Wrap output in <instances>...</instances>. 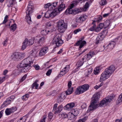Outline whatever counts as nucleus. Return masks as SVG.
<instances>
[{"instance_id": "obj_58", "label": "nucleus", "mask_w": 122, "mask_h": 122, "mask_svg": "<svg viewBox=\"0 0 122 122\" xmlns=\"http://www.w3.org/2000/svg\"><path fill=\"white\" fill-rule=\"evenodd\" d=\"M46 118V116H44L43 118L41 120L40 122H45V120Z\"/></svg>"}, {"instance_id": "obj_45", "label": "nucleus", "mask_w": 122, "mask_h": 122, "mask_svg": "<svg viewBox=\"0 0 122 122\" xmlns=\"http://www.w3.org/2000/svg\"><path fill=\"white\" fill-rule=\"evenodd\" d=\"M64 100L63 98L59 96L57 99V102L59 103H60L63 102Z\"/></svg>"}, {"instance_id": "obj_4", "label": "nucleus", "mask_w": 122, "mask_h": 122, "mask_svg": "<svg viewBox=\"0 0 122 122\" xmlns=\"http://www.w3.org/2000/svg\"><path fill=\"white\" fill-rule=\"evenodd\" d=\"M63 43L61 39V36L60 34H57L54 35L52 41V43L53 45H56L57 46L61 45Z\"/></svg>"}, {"instance_id": "obj_24", "label": "nucleus", "mask_w": 122, "mask_h": 122, "mask_svg": "<svg viewBox=\"0 0 122 122\" xmlns=\"http://www.w3.org/2000/svg\"><path fill=\"white\" fill-rule=\"evenodd\" d=\"M11 102L9 98H7L6 100L1 105L2 108H3L5 107L6 105L8 104H10Z\"/></svg>"}, {"instance_id": "obj_27", "label": "nucleus", "mask_w": 122, "mask_h": 122, "mask_svg": "<svg viewBox=\"0 0 122 122\" xmlns=\"http://www.w3.org/2000/svg\"><path fill=\"white\" fill-rule=\"evenodd\" d=\"M115 42L112 41L111 42L108 46V48L110 50H111L114 48L115 45Z\"/></svg>"}, {"instance_id": "obj_23", "label": "nucleus", "mask_w": 122, "mask_h": 122, "mask_svg": "<svg viewBox=\"0 0 122 122\" xmlns=\"http://www.w3.org/2000/svg\"><path fill=\"white\" fill-rule=\"evenodd\" d=\"M16 0H7V6L8 7L13 6L15 3Z\"/></svg>"}, {"instance_id": "obj_16", "label": "nucleus", "mask_w": 122, "mask_h": 122, "mask_svg": "<svg viewBox=\"0 0 122 122\" xmlns=\"http://www.w3.org/2000/svg\"><path fill=\"white\" fill-rule=\"evenodd\" d=\"M87 18V16L85 14L81 15L80 17L76 18V22L79 23H80L85 21Z\"/></svg>"}, {"instance_id": "obj_3", "label": "nucleus", "mask_w": 122, "mask_h": 122, "mask_svg": "<svg viewBox=\"0 0 122 122\" xmlns=\"http://www.w3.org/2000/svg\"><path fill=\"white\" fill-rule=\"evenodd\" d=\"M34 9L33 4L31 2H30L27 6V9L26 11V15L25 17L27 21L29 24L32 23L31 16Z\"/></svg>"}, {"instance_id": "obj_62", "label": "nucleus", "mask_w": 122, "mask_h": 122, "mask_svg": "<svg viewBox=\"0 0 122 122\" xmlns=\"http://www.w3.org/2000/svg\"><path fill=\"white\" fill-rule=\"evenodd\" d=\"M11 102L15 98V97L14 96H11L10 97H9Z\"/></svg>"}, {"instance_id": "obj_8", "label": "nucleus", "mask_w": 122, "mask_h": 122, "mask_svg": "<svg viewBox=\"0 0 122 122\" xmlns=\"http://www.w3.org/2000/svg\"><path fill=\"white\" fill-rule=\"evenodd\" d=\"M34 43V41L32 39H30L29 40L27 39H25L23 43L21 49L24 50L26 48L27 46L32 45Z\"/></svg>"}, {"instance_id": "obj_22", "label": "nucleus", "mask_w": 122, "mask_h": 122, "mask_svg": "<svg viewBox=\"0 0 122 122\" xmlns=\"http://www.w3.org/2000/svg\"><path fill=\"white\" fill-rule=\"evenodd\" d=\"M105 22L104 23H101L99 25L97 26L95 29V31L96 32H99L101 30L103 26L105 25Z\"/></svg>"}, {"instance_id": "obj_57", "label": "nucleus", "mask_w": 122, "mask_h": 122, "mask_svg": "<svg viewBox=\"0 0 122 122\" xmlns=\"http://www.w3.org/2000/svg\"><path fill=\"white\" fill-rule=\"evenodd\" d=\"M36 53V51L34 49L30 52V55H32L34 56L35 55Z\"/></svg>"}, {"instance_id": "obj_10", "label": "nucleus", "mask_w": 122, "mask_h": 122, "mask_svg": "<svg viewBox=\"0 0 122 122\" xmlns=\"http://www.w3.org/2000/svg\"><path fill=\"white\" fill-rule=\"evenodd\" d=\"M36 38L37 41V45L36 46H41L45 41V39L44 36L41 37L39 36H38Z\"/></svg>"}, {"instance_id": "obj_37", "label": "nucleus", "mask_w": 122, "mask_h": 122, "mask_svg": "<svg viewBox=\"0 0 122 122\" xmlns=\"http://www.w3.org/2000/svg\"><path fill=\"white\" fill-rule=\"evenodd\" d=\"M87 118L88 117L87 116H85L83 118L79 119L75 122H85Z\"/></svg>"}, {"instance_id": "obj_42", "label": "nucleus", "mask_w": 122, "mask_h": 122, "mask_svg": "<svg viewBox=\"0 0 122 122\" xmlns=\"http://www.w3.org/2000/svg\"><path fill=\"white\" fill-rule=\"evenodd\" d=\"M50 10H49L47 11L45 14V17L46 18H48L50 17Z\"/></svg>"}, {"instance_id": "obj_32", "label": "nucleus", "mask_w": 122, "mask_h": 122, "mask_svg": "<svg viewBox=\"0 0 122 122\" xmlns=\"http://www.w3.org/2000/svg\"><path fill=\"white\" fill-rule=\"evenodd\" d=\"M101 69V66H100L96 67L95 69L93 72L94 74L95 75L98 74L100 72Z\"/></svg>"}, {"instance_id": "obj_40", "label": "nucleus", "mask_w": 122, "mask_h": 122, "mask_svg": "<svg viewBox=\"0 0 122 122\" xmlns=\"http://www.w3.org/2000/svg\"><path fill=\"white\" fill-rule=\"evenodd\" d=\"M72 113L75 117L77 116L79 114V111L77 109H74L72 110Z\"/></svg>"}, {"instance_id": "obj_11", "label": "nucleus", "mask_w": 122, "mask_h": 122, "mask_svg": "<svg viewBox=\"0 0 122 122\" xmlns=\"http://www.w3.org/2000/svg\"><path fill=\"white\" fill-rule=\"evenodd\" d=\"M58 3V2H54L53 3V4L48 3L44 5V7L45 8H48L49 10H51L55 8Z\"/></svg>"}, {"instance_id": "obj_64", "label": "nucleus", "mask_w": 122, "mask_h": 122, "mask_svg": "<svg viewBox=\"0 0 122 122\" xmlns=\"http://www.w3.org/2000/svg\"><path fill=\"white\" fill-rule=\"evenodd\" d=\"M33 66L36 70H38L39 69L40 67L38 65H34Z\"/></svg>"}, {"instance_id": "obj_46", "label": "nucleus", "mask_w": 122, "mask_h": 122, "mask_svg": "<svg viewBox=\"0 0 122 122\" xmlns=\"http://www.w3.org/2000/svg\"><path fill=\"white\" fill-rule=\"evenodd\" d=\"M116 102L117 105H121L122 103V100H121L120 99L118 98L116 100Z\"/></svg>"}, {"instance_id": "obj_12", "label": "nucleus", "mask_w": 122, "mask_h": 122, "mask_svg": "<svg viewBox=\"0 0 122 122\" xmlns=\"http://www.w3.org/2000/svg\"><path fill=\"white\" fill-rule=\"evenodd\" d=\"M84 39V37H81L80 40L78 41L76 43V46L79 45V49L83 47L86 44V42L85 41H83Z\"/></svg>"}, {"instance_id": "obj_36", "label": "nucleus", "mask_w": 122, "mask_h": 122, "mask_svg": "<svg viewBox=\"0 0 122 122\" xmlns=\"http://www.w3.org/2000/svg\"><path fill=\"white\" fill-rule=\"evenodd\" d=\"M94 22L93 21L92 24H93V25L90 27L89 29V30L91 31H95V29L96 27V25L95 24H94Z\"/></svg>"}, {"instance_id": "obj_21", "label": "nucleus", "mask_w": 122, "mask_h": 122, "mask_svg": "<svg viewBox=\"0 0 122 122\" xmlns=\"http://www.w3.org/2000/svg\"><path fill=\"white\" fill-rule=\"evenodd\" d=\"M107 78V71L106 70L104 72L102 73L101 75L100 81H103L106 80Z\"/></svg>"}, {"instance_id": "obj_13", "label": "nucleus", "mask_w": 122, "mask_h": 122, "mask_svg": "<svg viewBox=\"0 0 122 122\" xmlns=\"http://www.w3.org/2000/svg\"><path fill=\"white\" fill-rule=\"evenodd\" d=\"M78 3L77 1L75 2L74 3L71 4L70 6V8L67 9L65 11L67 15L73 14L74 15L73 10L72 9L75 5H76Z\"/></svg>"}, {"instance_id": "obj_38", "label": "nucleus", "mask_w": 122, "mask_h": 122, "mask_svg": "<svg viewBox=\"0 0 122 122\" xmlns=\"http://www.w3.org/2000/svg\"><path fill=\"white\" fill-rule=\"evenodd\" d=\"M70 69V66L69 65H67L63 69L66 73H67L69 70Z\"/></svg>"}, {"instance_id": "obj_1", "label": "nucleus", "mask_w": 122, "mask_h": 122, "mask_svg": "<svg viewBox=\"0 0 122 122\" xmlns=\"http://www.w3.org/2000/svg\"><path fill=\"white\" fill-rule=\"evenodd\" d=\"M32 59L30 57H28L25 59L17 65L18 68H20L19 70L21 72H26L31 67V64L33 63Z\"/></svg>"}, {"instance_id": "obj_29", "label": "nucleus", "mask_w": 122, "mask_h": 122, "mask_svg": "<svg viewBox=\"0 0 122 122\" xmlns=\"http://www.w3.org/2000/svg\"><path fill=\"white\" fill-rule=\"evenodd\" d=\"M115 96L114 95L112 94L108 96L107 98V103L108 102H110L114 98Z\"/></svg>"}, {"instance_id": "obj_54", "label": "nucleus", "mask_w": 122, "mask_h": 122, "mask_svg": "<svg viewBox=\"0 0 122 122\" xmlns=\"http://www.w3.org/2000/svg\"><path fill=\"white\" fill-rule=\"evenodd\" d=\"M6 76H4L2 78H1L0 79V84L3 82L5 80Z\"/></svg>"}, {"instance_id": "obj_43", "label": "nucleus", "mask_w": 122, "mask_h": 122, "mask_svg": "<svg viewBox=\"0 0 122 122\" xmlns=\"http://www.w3.org/2000/svg\"><path fill=\"white\" fill-rule=\"evenodd\" d=\"M83 63V62L81 61V60L79 61L76 64V66L77 67H78L81 66Z\"/></svg>"}, {"instance_id": "obj_20", "label": "nucleus", "mask_w": 122, "mask_h": 122, "mask_svg": "<svg viewBox=\"0 0 122 122\" xmlns=\"http://www.w3.org/2000/svg\"><path fill=\"white\" fill-rule=\"evenodd\" d=\"M75 106V104L73 102H72L67 104L65 106V109L67 110H70Z\"/></svg>"}, {"instance_id": "obj_35", "label": "nucleus", "mask_w": 122, "mask_h": 122, "mask_svg": "<svg viewBox=\"0 0 122 122\" xmlns=\"http://www.w3.org/2000/svg\"><path fill=\"white\" fill-rule=\"evenodd\" d=\"M68 118L70 120H71L74 119L75 117L72 113L70 112L68 114Z\"/></svg>"}, {"instance_id": "obj_14", "label": "nucleus", "mask_w": 122, "mask_h": 122, "mask_svg": "<svg viewBox=\"0 0 122 122\" xmlns=\"http://www.w3.org/2000/svg\"><path fill=\"white\" fill-rule=\"evenodd\" d=\"M17 110V108L15 107H12L10 108H7L5 111V114L7 115H9L14 112Z\"/></svg>"}, {"instance_id": "obj_19", "label": "nucleus", "mask_w": 122, "mask_h": 122, "mask_svg": "<svg viewBox=\"0 0 122 122\" xmlns=\"http://www.w3.org/2000/svg\"><path fill=\"white\" fill-rule=\"evenodd\" d=\"M48 48L47 47H45L42 48L40 51L39 55L41 56L44 55L48 51Z\"/></svg>"}, {"instance_id": "obj_60", "label": "nucleus", "mask_w": 122, "mask_h": 122, "mask_svg": "<svg viewBox=\"0 0 122 122\" xmlns=\"http://www.w3.org/2000/svg\"><path fill=\"white\" fill-rule=\"evenodd\" d=\"M66 74L65 71L62 69V71H61L60 72V75H61L62 76Z\"/></svg>"}, {"instance_id": "obj_50", "label": "nucleus", "mask_w": 122, "mask_h": 122, "mask_svg": "<svg viewBox=\"0 0 122 122\" xmlns=\"http://www.w3.org/2000/svg\"><path fill=\"white\" fill-rule=\"evenodd\" d=\"M24 118V117L21 118L19 120L17 121V122H25L26 119Z\"/></svg>"}, {"instance_id": "obj_56", "label": "nucleus", "mask_w": 122, "mask_h": 122, "mask_svg": "<svg viewBox=\"0 0 122 122\" xmlns=\"http://www.w3.org/2000/svg\"><path fill=\"white\" fill-rule=\"evenodd\" d=\"M61 115L62 117L64 118H68V114H67L66 113H63Z\"/></svg>"}, {"instance_id": "obj_51", "label": "nucleus", "mask_w": 122, "mask_h": 122, "mask_svg": "<svg viewBox=\"0 0 122 122\" xmlns=\"http://www.w3.org/2000/svg\"><path fill=\"white\" fill-rule=\"evenodd\" d=\"M66 94L65 92H62L59 96H60L62 98H65L66 97V96L65 94Z\"/></svg>"}, {"instance_id": "obj_2", "label": "nucleus", "mask_w": 122, "mask_h": 122, "mask_svg": "<svg viewBox=\"0 0 122 122\" xmlns=\"http://www.w3.org/2000/svg\"><path fill=\"white\" fill-rule=\"evenodd\" d=\"M100 96L97 94H95L92 98L91 103L89 106L87 112L88 113L91 111L96 109L98 105L97 103L99 99Z\"/></svg>"}, {"instance_id": "obj_52", "label": "nucleus", "mask_w": 122, "mask_h": 122, "mask_svg": "<svg viewBox=\"0 0 122 122\" xmlns=\"http://www.w3.org/2000/svg\"><path fill=\"white\" fill-rule=\"evenodd\" d=\"M53 114L51 112H50L48 114V117L49 121H50L53 117Z\"/></svg>"}, {"instance_id": "obj_41", "label": "nucleus", "mask_w": 122, "mask_h": 122, "mask_svg": "<svg viewBox=\"0 0 122 122\" xmlns=\"http://www.w3.org/2000/svg\"><path fill=\"white\" fill-rule=\"evenodd\" d=\"M49 32V31L47 29H44L42 30L41 32V34L43 35H44L47 34Z\"/></svg>"}, {"instance_id": "obj_55", "label": "nucleus", "mask_w": 122, "mask_h": 122, "mask_svg": "<svg viewBox=\"0 0 122 122\" xmlns=\"http://www.w3.org/2000/svg\"><path fill=\"white\" fill-rule=\"evenodd\" d=\"M52 69H49L47 71L46 74L47 76H50L51 75L52 71Z\"/></svg>"}, {"instance_id": "obj_26", "label": "nucleus", "mask_w": 122, "mask_h": 122, "mask_svg": "<svg viewBox=\"0 0 122 122\" xmlns=\"http://www.w3.org/2000/svg\"><path fill=\"white\" fill-rule=\"evenodd\" d=\"M57 10L56 9H54L50 13V17L53 18L55 17L56 15L58 14V11H57Z\"/></svg>"}, {"instance_id": "obj_33", "label": "nucleus", "mask_w": 122, "mask_h": 122, "mask_svg": "<svg viewBox=\"0 0 122 122\" xmlns=\"http://www.w3.org/2000/svg\"><path fill=\"white\" fill-rule=\"evenodd\" d=\"M102 18V17L101 15H100L96 16L95 18V21L97 22H99L101 21V20Z\"/></svg>"}, {"instance_id": "obj_34", "label": "nucleus", "mask_w": 122, "mask_h": 122, "mask_svg": "<svg viewBox=\"0 0 122 122\" xmlns=\"http://www.w3.org/2000/svg\"><path fill=\"white\" fill-rule=\"evenodd\" d=\"M92 2L91 1H88L85 4L84 6V8L83 11H85L88 8L89 6V5Z\"/></svg>"}, {"instance_id": "obj_15", "label": "nucleus", "mask_w": 122, "mask_h": 122, "mask_svg": "<svg viewBox=\"0 0 122 122\" xmlns=\"http://www.w3.org/2000/svg\"><path fill=\"white\" fill-rule=\"evenodd\" d=\"M107 69V77H109L115 70V68L112 65L110 66Z\"/></svg>"}, {"instance_id": "obj_48", "label": "nucleus", "mask_w": 122, "mask_h": 122, "mask_svg": "<svg viewBox=\"0 0 122 122\" xmlns=\"http://www.w3.org/2000/svg\"><path fill=\"white\" fill-rule=\"evenodd\" d=\"M103 82H102L99 86H97V85H96L94 87V88L96 90H97L99 88L102 86L103 85Z\"/></svg>"}, {"instance_id": "obj_28", "label": "nucleus", "mask_w": 122, "mask_h": 122, "mask_svg": "<svg viewBox=\"0 0 122 122\" xmlns=\"http://www.w3.org/2000/svg\"><path fill=\"white\" fill-rule=\"evenodd\" d=\"M65 7V5L64 4L62 3L58 7V9H56L57 10V11H58L59 13L62 11Z\"/></svg>"}, {"instance_id": "obj_25", "label": "nucleus", "mask_w": 122, "mask_h": 122, "mask_svg": "<svg viewBox=\"0 0 122 122\" xmlns=\"http://www.w3.org/2000/svg\"><path fill=\"white\" fill-rule=\"evenodd\" d=\"M106 97L103 98L102 101H101L99 104V106L104 107L106 105V103H107V99Z\"/></svg>"}, {"instance_id": "obj_47", "label": "nucleus", "mask_w": 122, "mask_h": 122, "mask_svg": "<svg viewBox=\"0 0 122 122\" xmlns=\"http://www.w3.org/2000/svg\"><path fill=\"white\" fill-rule=\"evenodd\" d=\"M11 29L13 31L15 30L16 28V24H14L11 26Z\"/></svg>"}, {"instance_id": "obj_44", "label": "nucleus", "mask_w": 122, "mask_h": 122, "mask_svg": "<svg viewBox=\"0 0 122 122\" xmlns=\"http://www.w3.org/2000/svg\"><path fill=\"white\" fill-rule=\"evenodd\" d=\"M107 3V1L106 0H102L99 2L100 4L102 6L106 5Z\"/></svg>"}, {"instance_id": "obj_6", "label": "nucleus", "mask_w": 122, "mask_h": 122, "mask_svg": "<svg viewBox=\"0 0 122 122\" xmlns=\"http://www.w3.org/2000/svg\"><path fill=\"white\" fill-rule=\"evenodd\" d=\"M58 31L60 33H63L66 28L65 23L63 20H60L57 23Z\"/></svg>"}, {"instance_id": "obj_9", "label": "nucleus", "mask_w": 122, "mask_h": 122, "mask_svg": "<svg viewBox=\"0 0 122 122\" xmlns=\"http://www.w3.org/2000/svg\"><path fill=\"white\" fill-rule=\"evenodd\" d=\"M58 104L57 103L55 104L53 107V112H54L55 114H56L60 112L63 109V107L62 105L59 106L57 108V107Z\"/></svg>"}, {"instance_id": "obj_17", "label": "nucleus", "mask_w": 122, "mask_h": 122, "mask_svg": "<svg viewBox=\"0 0 122 122\" xmlns=\"http://www.w3.org/2000/svg\"><path fill=\"white\" fill-rule=\"evenodd\" d=\"M95 55V53L93 51L89 52L84 57L87 60H89L92 57Z\"/></svg>"}, {"instance_id": "obj_30", "label": "nucleus", "mask_w": 122, "mask_h": 122, "mask_svg": "<svg viewBox=\"0 0 122 122\" xmlns=\"http://www.w3.org/2000/svg\"><path fill=\"white\" fill-rule=\"evenodd\" d=\"M73 87L68 88L67 90L65 91L66 94V95H69L71 94L73 92Z\"/></svg>"}, {"instance_id": "obj_61", "label": "nucleus", "mask_w": 122, "mask_h": 122, "mask_svg": "<svg viewBox=\"0 0 122 122\" xmlns=\"http://www.w3.org/2000/svg\"><path fill=\"white\" fill-rule=\"evenodd\" d=\"M27 75L26 74L20 80V81L21 82H22L26 78Z\"/></svg>"}, {"instance_id": "obj_5", "label": "nucleus", "mask_w": 122, "mask_h": 122, "mask_svg": "<svg viewBox=\"0 0 122 122\" xmlns=\"http://www.w3.org/2000/svg\"><path fill=\"white\" fill-rule=\"evenodd\" d=\"M89 86L87 84L79 86L77 87L75 92L76 95H79L86 91L89 89Z\"/></svg>"}, {"instance_id": "obj_7", "label": "nucleus", "mask_w": 122, "mask_h": 122, "mask_svg": "<svg viewBox=\"0 0 122 122\" xmlns=\"http://www.w3.org/2000/svg\"><path fill=\"white\" fill-rule=\"evenodd\" d=\"M25 56L24 53L15 52L12 54L11 56L13 60L15 61H18L23 59Z\"/></svg>"}, {"instance_id": "obj_18", "label": "nucleus", "mask_w": 122, "mask_h": 122, "mask_svg": "<svg viewBox=\"0 0 122 122\" xmlns=\"http://www.w3.org/2000/svg\"><path fill=\"white\" fill-rule=\"evenodd\" d=\"M107 34V31L106 30H104L102 32V34H99L97 37L99 38V39L102 41L104 37V36L105 35L106 36Z\"/></svg>"}, {"instance_id": "obj_53", "label": "nucleus", "mask_w": 122, "mask_h": 122, "mask_svg": "<svg viewBox=\"0 0 122 122\" xmlns=\"http://www.w3.org/2000/svg\"><path fill=\"white\" fill-rule=\"evenodd\" d=\"M73 11L74 12V15H75L79 12V9L77 8H75L73 10Z\"/></svg>"}, {"instance_id": "obj_63", "label": "nucleus", "mask_w": 122, "mask_h": 122, "mask_svg": "<svg viewBox=\"0 0 122 122\" xmlns=\"http://www.w3.org/2000/svg\"><path fill=\"white\" fill-rule=\"evenodd\" d=\"M8 42V40H6L2 42V44L4 46H6L7 45Z\"/></svg>"}, {"instance_id": "obj_31", "label": "nucleus", "mask_w": 122, "mask_h": 122, "mask_svg": "<svg viewBox=\"0 0 122 122\" xmlns=\"http://www.w3.org/2000/svg\"><path fill=\"white\" fill-rule=\"evenodd\" d=\"M38 80H36L33 83L31 86V88L33 89L34 87H35V89H37L38 88L39 84L37 83V82L38 81Z\"/></svg>"}, {"instance_id": "obj_59", "label": "nucleus", "mask_w": 122, "mask_h": 122, "mask_svg": "<svg viewBox=\"0 0 122 122\" xmlns=\"http://www.w3.org/2000/svg\"><path fill=\"white\" fill-rule=\"evenodd\" d=\"M92 71V68H91L88 69L87 70V74L88 75L91 74Z\"/></svg>"}, {"instance_id": "obj_49", "label": "nucleus", "mask_w": 122, "mask_h": 122, "mask_svg": "<svg viewBox=\"0 0 122 122\" xmlns=\"http://www.w3.org/2000/svg\"><path fill=\"white\" fill-rule=\"evenodd\" d=\"M40 26V25L39 23L36 24L34 27L33 29V30H34L35 31L37 29V28L39 27Z\"/></svg>"}, {"instance_id": "obj_39", "label": "nucleus", "mask_w": 122, "mask_h": 122, "mask_svg": "<svg viewBox=\"0 0 122 122\" xmlns=\"http://www.w3.org/2000/svg\"><path fill=\"white\" fill-rule=\"evenodd\" d=\"M29 97V94H26L22 97V99L23 101H25L28 99Z\"/></svg>"}]
</instances>
